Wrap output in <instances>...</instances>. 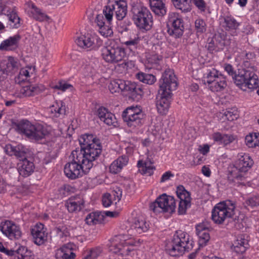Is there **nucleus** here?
<instances>
[{"label": "nucleus", "mask_w": 259, "mask_h": 259, "mask_svg": "<svg viewBox=\"0 0 259 259\" xmlns=\"http://www.w3.org/2000/svg\"><path fill=\"white\" fill-rule=\"evenodd\" d=\"M159 83V89L156 98V107L158 113L164 115L169 107L171 91L175 90L178 86L176 77L173 71L170 69H166Z\"/></svg>", "instance_id": "obj_1"}, {"label": "nucleus", "mask_w": 259, "mask_h": 259, "mask_svg": "<svg viewBox=\"0 0 259 259\" xmlns=\"http://www.w3.org/2000/svg\"><path fill=\"white\" fill-rule=\"evenodd\" d=\"M250 61H243L244 68L239 69L237 73L228 64V74L231 76L234 83L243 91H252L258 88V77L254 72L256 69Z\"/></svg>", "instance_id": "obj_2"}, {"label": "nucleus", "mask_w": 259, "mask_h": 259, "mask_svg": "<svg viewBox=\"0 0 259 259\" xmlns=\"http://www.w3.org/2000/svg\"><path fill=\"white\" fill-rule=\"evenodd\" d=\"M238 160L235 164L228 167V185H238L244 178V174L251 168L253 160L248 154L241 153L238 154Z\"/></svg>", "instance_id": "obj_3"}, {"label": "nucleus", "mask_w": 259, "mask_h": 259, "mask_svg": "<svg viewBox=\"0 0 259 259\" xmlns=\"http://www.w3.org/2000/svg\"><path fill=\"white\" fill-rule=\"evenodd\" d=\"M189 237L186 232L176 231L171 241L165 246L166 252L171 256H177L189 251L193 247L194 241L190 240Z\"/></svg>", "instance_id": "obj_4"}, {"label": "nucleus", "mask_w": 259, "mask_h": 259, "mask_svg": "<svg viewBox=\"0 0 259 259\" xmlns=\"http://www.w3.org/2000/svg\"><path fill=\"white\" fill-rule=\"evenodd\" d=\"M81 154L78 155L76 151H72L70 155L72 161L64 166V173L69 179H76L81 177L83 174L87 173L91 169L90 163H86L82 159Z\"/></svg>", "instance_id": "obj_5"}, {"label": "nucleus", "mask_w": 259, "mask_h": 259, "mask_svg": "<svg viewBox=\"0 0 259 259\" xmlns=\"http://www.w3.org/2000/svg\"><path fill=\"white\" fill-rule=\"evenodd\" d=\"M132 20L136 26L141 30H149L153 25V17L145 7L134 6L131 10Z\"/></svg>", "instance_id": "obj_6"}, {"label": "nucleus", "mask_w": 259, "mask_h": 259, "mask_svg": "<svg viewBox=\"0 0 259 259\" xmlns=\"http://www.w3.org/2000/svg\"><path fill=\"white\" fill-rule=\"evenodd\" d=\"M16 125L19 133L25 135L31 140L38 141L44 139L48 135V131L42 125H34L28 120H22Z\"/></svg>", "instance_id": "obj_7"}, {"label": "nucleus", "mask_w": 259, "mask_h": 259, "mask_svg": "<svg viewBox=\"0 0 259 259\" xmlns=\"http://www.w3.org/2000/svg\"><path fill=\"white\" fill-rule=\"evenodd\" d=\"M114 12L118 20H122L127 14V4L124 0H108L107 5L104 8L103 14L108 23L112 21Z\"/></svg>", "instance_id": "obj_8"}, {"label": "nucleus", "mask_w": 259, "mask_h": 259, "mask_svg": "<svg viewBox=\"0 0 259 259\" xmlns=\"http://www.w3.org/2000/svg\"><path fill=\"white\" fill-rule=\"evenodd\" d=\"M102 56L106 62L115 64L123 60L126 53L124 48L114 40H111L109 44L102 49Z\"/></svg>", "instance_id": "obj_9"}, {"label": "nucleus", "mask_w": 259, "mask_h": 259, "mask_svg": "<svg viewBox=\"0 0 259 259\" xmlns=\"http://www.w3.org/2000/svg\"><path fill=\"white\" fill-rule=\"evenodd\" d=\"M124 122L132 129L141 126L145 122V115L137 106L127 107L122 113Z\"/></svg>", "instance_id": "obj_10"}, {"label": "nucleus", "mask_w": 259, "mask_h": 259, "mask_svg": "<svg viewBox=\"0 0 259 259\" xmlns=\"http://www.w3.org/2000/svg\"><path fill=\"white\" fill-rule=\"evenodd\" d=\"M176 208V201L174 197L165 194L159 196L150 205V209L155 213H172Z\"/></svg>", "instance_id": "obj_11"}, {"label": "nucleus", "mask_w": 259, "mask_h": 259, "mask_svg": "<svg viewBox=\"0 0 259 259\" xmlns=\"http://www.w3.org/2000/svg\"><path fill=\"white\" fill-rule=\"evenodd\" d=\"M102 147L100 142V140L98 139L96 142L91 145V146H89L85 148V149L82 150H79V149H76L74 150L76 151L78 155L81 154L83 159V161L86 163L89 162L91 166V168L94 165H96V163L95 160L100 156L102 151Z\"/></svg>", "instance_id": "obj_12"}, {"label": "nucleus", "mask_w": 259, "mask_h": 259, "mask_svg": "<svg viewBox=\"0 0 259 259\" xmlns=\"http://www.w3.org/2000/svg\"><path fill=\"white\" fill-rule=\"evenodd\" d=\"M167 26L168 27L167 31L169 35L175 38H179L183 35L184 30V21L182 18L179 17L178 13H169L168 23Z\"/></svg>", "instance_id": "obj_13"}, {"label": "nucleus", "mask_w": 259, "mask_h": 259, "mask_svg": "<svg viewBox=\"0 0 259 259\" xmlns=\"http://www.w3.org/2000/svg\"><path fill=\"white\" fill-rule=\"evenodd\" d=\"M75 42L79 47L90 50H96L102 44V41L98 36L90 33L77 37Z\"/></svg>", "instance_id": "obj_14"}, {"label": "nucleus", "mask_w": 259, "mask_h": 259, "mask_svg": "<svg viewBox=\"0 0 259 259\" xmlns=\"http://www.w3.org/2000/svg\"><path fill=\"white\" fill-rule=\"evenodd\" d=\"M176 193L180 201L178 207V213L184 214L187 209L191 207V194L187 191L183 185H179L177 188Z\"/></svg>", "instance_id": "obj_15"}, {"label": "nucleus", "mask_w": 259, "mask_h": 259, "mask_svg": "<svg viewBox=\"0 0 259 259\" xmlns=\"http://www.w3.org/2000/svg\"><path fill=\"white\" fill-rule=\"evenodd\" d=\"M0 230L11 239H18L22 235L19 227L10 221L2 222Z\"/></svg>", "instance_id": "obj_16"}, {"label": "nucleus", "mask_w": 259, "mask_h": 259, "mask_svg": "<svg viewBox=\"0 0 259 259\" xmlns=\"http://www.w3.org/2000/svg\"><path fill=\"white\" fill-rule=\"evenodd\" d=\"M31 234L34 243L37 245H44L48 242V234L47 232V229L41 223H37L31 228Z\"/></svg>", "instance_id": "obj_17"}, {"label": "nucleus", "mask_w": 259, "mask_h": 259, "mask_svg": "<svg viewBox=\"0 0 259 259\" xmlns=\"http://www.w3.org/2000/svg\"><path fill=\"white\" fill-rule=\"evenodd\" d=\"M143 86L135 82L126 81V87L124 92L128 93L129 97L135 101L140 100L144 95Z\"/></svg>", "instance_id": "obj_18"}, {"label": "nucleus", "mask_w": 259, "mask_h": 259, "mask_svg": "<svg viewBox=\"0 0 259 259\" xmlns=\"http://www.w3.org/2000/svg\"><path fill=\"white\" fill-rule=\"evenodd\" d=\"M227 217V203L223 201L215 205L211 212V219L217 224H222Z\"/></svg>", "instance_id": "obj_19"}, {"label": "nucleus", "mask_w": 259, "mask_h": 259, "mask_svg": "<svg viewBox=\"0 0 259 259\" xmlns=\"http://www.w3.org/2000/svg\"><path fill=\"white\" fill-rule=\"evenodd\" d=\"M129 243L125 240L120 241L118 237L115 236L110 240V243L108 244L109 250L110 252L121 255H124L127 251H129L128 245Z\"/></svg>", "instance_id": "obj_20"}, {"label": "nucleus", "mask_w": 259, "mask_h": 259, "mask_svg": "<svg viewBox=\"0 0 259 259\" xmlns=\"http://www.w3.org/2000/svg\"><path fill=\"white\" fill-rule=\"evenodd\" d=\"M228 225L235 227L237 229L240 228L239 224V215L240 211L237 208L236 203L233 201L228 199Z\"/></svg>", "instance_id": "obj_21"}, {"label": "nucleus", "mask_w": 259, "mask_h": 259, "mask_svg": "<svg viewBox=\"0 0 259 259\" xmlns=\"http://www.w3.org/2000/svg\"><path fill=\"white\" fill-rule=\"evenodd\" d=\"M5 151L7 155L15 156L19 161L27 158L28 150L22 145L13 146L7 144L5 146Z\"/></svg>", "instance_id": "obj_22"}, {"label": "nucleus", "mask_w": 259, "mask_h": 259, "mask_svg": "<svg viewBox=\"0 0 259 259\" xmlns=\"http://www.w3.org/2000/svg\"><path fill=\"white\" fill-rule=\"evenodd\" d=\"M247 238V235L244 234L235 237V239L231 246V250L238 254L245 252L249 247L248 240Z\"/></svg>", "instance_id": "obj_23"}, {"label": "nucleus", "mask_w": 259, "mask_h": 259, "mask_svg": "<svg viewBox=\"0 0 259 259\" xmlns=\"http://www.w3.org/2000/svg\"><path fill=\"white\" fill-rule=\"evenodd\" d=\"M105 22L103 16L102 14L97 15L96 18L95 22L99 27V32L105 37L111 36L113 35V30L112 29V21L108 23V20Z\"/></svg>", "instance_id": "obj_24"}, {"label": "nucleus", "mask_w": 259, "mask_h": 259, "mask_svg": "<svg viewBox=\"0 0 259 259\" xmlns=\"http://www.w3.org/2000/svg\"><path fill=\"white\" fill-rule=\"evenodd\" d=\"M97 113L100 120L105 124L108 125L116 126L117 121L115 115L108 111L107 108L101 107L98 109Z\"/></svg>", "instance_id": "obj_25"}, {"label": "nucleus", "mask_w": 259, "mask_h": 259, "mask_svg": "<svg viewBox=\"0 0 259 259\" xmlns=\"http://www.w3.org/2000/svg\"><path fill=\"white\" fill-rule=\"evenodd\" d=\"M34 165L27 158L21 160L17 164V169L19 174L23 177L29 176L34 171Z\"/></svg>", "instance_id": "obj_26"}, {"label": "nucleus", "mask_w": 259, "mask_h": 259, "mask_svg": "<svg viewBox=\"0 0 259 259\" xmlns=\"http://www.w3.org/2000/svg\"><path fill=\"white\" fill-rule=\"evenodd\" d=\"M84 200L78 196L71 197L65 203V206L69 212L80 211L84 206Z\"/></svg>", "instance_id": "obj_27"}, {"label": "nucleus", "mask_w": 259, "mask_h": 259, "mask_svg": "<svg viewBox=\"0 0 259 259\" xmlns=\"http://www.w3.org/2000/svg\"><path fill=\"white\" fill-rule=\"evenodd\" d=\"M21 39L19 34H16L9 37L4 40L0 45V50L1 51H14L16 50Z\"/></svg>", "instance_id": "obj_28"}, {"label": "nucleus", "mask_w": 259, "mask_h": 259, "mask_svg": "<svg viewBox=\"0 0 259 259\" xmlns=\"http://www.w3.org/2000/svg\"><path fill=\"white\" fill-rule=\"evenodd\" d=\"M165 0H150V6L155 15L162 17L167 12L165 7Z\"/></svg>", "instance_id": "obj_29"}, {"label": "nucleus", "mask_w": 259, "mask_h": 259, "mask_svg": "<svg viewBox=\"0 0 259 259\" xmlns=\"http://www.w3.org/2000/svg\"><path fill=\"white\" fill-rule=\"evenodd\" d=\"M45 90V87L42 84L27 85L21 89L20 93L25 97H30L37 95Z\"/></svg>", "instance_id": "obj_30"}, {"label": "nucleus", "mask_w": 259, "mask_h": 259, "mask_svg": "<svg viewBox=\"0 0 259 259\" xmlns=\"http://www.w3.org/2000/svg\"><path fill=\"white\" fill-rule=\"evenodd\" d=\"M220 32L218 36L219 41L217 47L219 49H223L226 45V38L227 36V18L223 17L220 19Z\"/></svg>", "instance_id": "obj_31"}, {"label": "nucleus", "mask_w": 259, "mask_h": 259, "mask_svg": "<svg viewBox=\"0 0 259 259\" xmlns=\"http://www.w3.org/2000/svg\"><path fill=\"white\" fill-rule=\"evenodd\" d=\"M128 161V158L126 155L120 156L111 163L109 167L110 171L112 174H117L127 164Z\"/></svg>", "instance_id": "obj_32"}, {"label": "nucleus", "mask_w": 259, "mask_h": 259, "mask_svg": "<svg viewBox=\"0 0 259 259\" xmlns=\"http://www.w3.org/2000/svg\"><path fill=\"white\" fill-rule=\"evenodd\" d=\"M104 216L101 212H92L85 217V222L88 225H95L103 223Z\"/></svg>", "instance_id": "obj_33"}, {"label": "nucleus", "mask_w": 259, "mask_h": 259, "mask_svg": "<svg viewBox=\"0 0 259 259\" xmlns=\"http://www.w3.org/2000/svg\"><path fill=\"white\" fill-rule=\"evenodd\" d=\"M98 139L92 134H85L81 135L78 139L80 146V149L79 150L82 151L89 146H91V145L96 142Z\"/></svg>", "instance_id": "obj_34"}, {"label": "nucleus", "mask_w": 259, "mask_h": 259, "mask_svg": "<svg viewBox=\"0 0 259 259\" xmlns=\"http://www.w3.org/2000/svg\"><path fill=\"white\" fill-rule=\"evenodd\" d=\"M126 87V81L122 79H114L110 81L108 89L111 93L124 92Z\"/></svg>", "instance_id": "obj_35"}, {"label": "nucleus", "mask_w": 259, "mask_h": 259, "mask_svg": "<svg viewBox=\"0 0 259 259\" xmlns=\"http://www.w3.org/2000/svg\"><path fill=\"white\" fill-rule=\"evenodd\" d=\"M34 256L31 250L26 246H19L16 249V256L15 259H34Z\"/></svg>", "instance_id": "obj_36"}, {"label": "nucleus", "mask_w": 259, "mask_h": 259, "mask_svg": "<svg viewBox=\"0 0 259 259\" xmlns=\"http://www.w3.org/2000/svg\"><path fill=\"white\" fill-rule=\"evenodd\" d=\"M227 87L226 77L222 75L217 76L214 83L210 86L212 92H220L224 90Z\"/></svg>", "instance_id": "obj_37"}, {"label": "nucleus", "mask_w": 259, "mask_h": 259, "mask_svg": "<svg viewBox=\"0 0 259 259\" xmlns=\"http://www.w3.org/2000/svg\"><path fill=\"white\" fill-rule=\"evenodd\" d=\"M132 226L139 234L147 232L149 228V225L146 221L139 218L135 219Z\"/></svg>", "instance_id": "obj_38"}, {"label": "nucleus", "mask_w": 259, "mask_h": 259, "mask_svg": "<svg viewBox=\"0 0 259 259\" xmlns=\"http://www.w3.org/2000/svg\"><path fill=\"white\" fill-rule=\"evenodd\" d=\"M75 256L74 253L65 247L58 249L55 254L56 259H74Z\"/></svg>", "instance_id": "obj_39"}, {"label": "nucleus", "mask_w": 259, "mask_h": 259, "mask_svg": "<svg viewBox=\"0 0 259 259\" xmlns=\"http://www.w3.org/2000/svg\"><path fill=\"white\" fill-rule=\"evenodd\" d=\"M192 0H171L174 6L182 12H190L191 10V3Z\"/></svg>", "instance_id": "obj_40"}, {"label": "nucleus", "mask_w": 259, "mask_h": 259, "mask_svg": "<svg viewBox=\"0 0 259 259\" xmlns=\"http://www.w3.org/2000/svg\"><path fill=\"white\" fill-rule=\"evenodd\" d=\"M19 69V63L14 58L12 57H10L8 61L6 64V67L4 69L9 74H14L15 72H17Z\"/></svg>", "instance_id": "obj_41"}, {"label": "nucleus", "mask_w": 259, "mask_h": 259, "mask_svg": "<svg viewBox=\"0 0 259 259\" xmlns=\"http://www.w3.org/2000/svg\"><path fill=\"white\" fill-rule=\"evenodd\" d=\"M246 145L249 148L255 147L259 145V133H253L247 135L245 139Z\"/></svg>", "instance_id": "obj_42"}, {"label": "nucleus", "mask_w": 259, "mask_h": 259, "mask_svg": "<svg viewBox=\"0 0 259 259\" xmlns=\"http://www.w3.org/2000/svg\"><path fill=\"white\" fill-rule=\"evenodd\" d=\"M137 78L143 83L152 84L156 80L154 75L151 74H147L143 72H139L136 74Z\"/></svg>", "instance_id": "obj_43"}, {"label": "nucleus", "mask_w": 259, "mask_h": 259, "mask_svg": "<svg viewBox=\"0 0 259 259\" xmlns=\"http://www.w3.org/2000/svg\"><path fill=\"white\" fill-rule=\"evenodd\" d=\"M7 16L9 21L13 24H11L13 28H18L21 26L20 18L17 13L14 10L7 11Z\"/></svg>", "instance_id": "obj_44"}, {"label": "nucleus", "mask_w": 259, "mask_h": 259, "mask_svg": "<svg viewBox=\"0 0 259 259\" xmlns=\"http://www.w3.org/2000/svg\"><path fill=\"white\" fill-rule=\"evenodd\" d=\"M240 24L233 17L228 16V34L229 33L232 36L236 35V30L238 29Z\"/></svg>", "instance_id": "obj_45"}, {"label": "nucleus", "mask_w": 259, "mask_h": 259, "mask_svg": "<svg viewBox=\"0 0 259 259\" xmlns=\"http://www.w3.org/2000/svg\"><path fill=\"white\" fill-rule=\"evenodd\" d=\"M195 28L197 33L202 34L206 31V25L202 19H198L195 22Z\"/></svg>", "instance_id": "obj_46"}, {"label": "nucleus", "mask_w": 259, "mask_h": 259, "mask_svg": "<svg viewBox=\"0 0 259 259\" xmlns=\"http://www.w3.org/2000/svg\"><path fill=\"white\" fill-rule=\"evenodd\" d=\"M245 206H250L251 208L259 206V195H254L249 197L244 203Z\"/></svg>", "instance_id": "obj_47"}, {"label": "nucleus", "mask_w": 259, "mask_h": 259, "mask_svg": "<svg viewBox=\"0 0 259 259\" xmlns=\"http://www.w3.org/2000/svg\"><path fill=\"white\" fill-rule=\"evenodd\" d=\"M137 165L140 169V170L143 171V174H148L149 176L151 175L153 172V167L151 166H147L146 162H143L142 160H139L138 162Z\"/></svg>", "instance_id": "obj_48"}, {"label": "nucleus", "mask_w": 259, "mask_h": 259, "mask_svg": "<svg viewBox=\"0 0 259 259\" xmlns=\"http://www.w3.org/2000/svg\"><path fill=\"white\" fill-rule=\"evenodd\" d=\"M57 235L60 238H63L69 235V232L65 226H59L56 227L54 229Z\"/></svg>", "instance_id": "obj_49"}, {"label": "nucleus", "mask_w": 259, "mask_h": 259, "mask_svg": "<svg viewBox=\"0 0 259 259\" xmlns=\"http://www.w3.org/2000/svg\"><path fill=\"white\" fill-rule=\"evenodd\" d=\"M140 38L137 36L134 39H130L123 42V44L126 46L131 51H134L137 49V45L139 43Z\"/></svg>", "instance_id": "obj_50"}, {"label": "nucleus", "mask_w": 259, "mask_h": 259, "mask_svg": "<svg viewBox=\"0 0 259 259\" xmlns=\"http://www.w3.org/2000/svg\"><path fill=\"white\" fill-rule=\"evenodd\" d=\"M199 238V243L201 246H204L209 240L210 236L208 232V230L200 232L197 234Z\"/></svg>", "instance_id": "obj_51"}, {"label": "nucleus", "mask_w": 259, "mask_h": 259, "mask_svg": "<svg viewBox=\"0 0 259 259\" xmlns=\"http://www.w3.org/2000/svg\"><path fill=\"white\" fill-rule=\"evenodd\" d=\"M29 75V71L26 69H22L20 70L18 76L15 77V81L18 83H20L21 82L26 80Z\"/></svg>", "instance_id": "obj_52"}, {"label": "nucleus", "mask_w": 259, "mask_h": 259, "mask_svg": "<svg viewBox=\"0 0 259 259\" xmlns=\"http://www.w3.org/2000/svg\"><path fill=\"white\" fill-rule=\"evenodd\" d=\"M238 117V111L236 107L228 108V121H233Z\"/></svg>", "instance_id": "obj_53"}, {"label": "nucleus", "mask_w": 259, "mask_h": 259, "mask_svg": "<svg viewBox=\"0 0 259 259\" xmlns=\"http://www.w3.org/2000/svg\"><path fill=\"white\" fill-rule=\"evenodd\" d=\"M218 75H216L215 71L213 70V71H210L207 74V76L206 77H204V79L203 81L204 83H208V84H212L214 83V82L215 81V78Z\"/></svg>", "instance_id": "obj_54"}, {"label": "nucleus", "mask_w": 259, "mask_h": 259, "mask_svg": "<svg viewBox=\"0 0 259 259\" xmlns=\"http://www.w3.org/2000/svg\"><path fill=\"white\" fill-rule=\"evenodd\" d=\"M226 135H223L219 132H216L212 134V137L213 140L218 143L219 144H224L225 146L227 144L225 143Z\"/></svg>", "instance_id": "obj_55"}, {"label": "nucleus", "mask_w": 259, "mask_h": 259, "mask_svg": "<svg viewBox=\"0 0 259 259\" xmlns=\"http://www.w3.org/2000/svg\"><path fill=\"white\" fill-rule=\"evenodd\" d=\"M56 104L57 105L56 107H55V105L53 106V107H55L54 111L59 114H65L66 110L64 103L62 101H57Z\"/></svg>", "instance_id": "obj_56"}, {"label": "nucleus", "mask_w": 259, "mask_h": 259, "mask_svg": "<svg viewBox=\"0 0 259 259\" xmlns=\"http://www.w3.org/2000/svg\"><path fill=\"white\" fill-rule=\"evenodd\" d=\"M32 16L34 19L39 21H44L48 19V17L47 15L43 13L39 9L38 11H36L35 13H33Z\"/></svg>", "instance_id": "obj_57"}, {"label": "nucleus", "mask_w": 259, "mask_h": 259, "mask_svg": "<svg viewBox=\"0 0 259 259\" xmlns=\"http://www.w3.org/2000/svg\"><path fill=\"white\" fill-rule=\"evenodd\" d=\"M71 87H72V86L71 84L65 83L63 80H60L58 82V84L54 86L53 88L64 92L67 89Z\"/></svg>", "instance_id": "obj_58"}, {"label": "nucleus", "mask_w": 259, "mask_h": 259, "mask_svg": "<svg viewBox=\"0 0 259 259\" xmlns=\"http://www.w3.org/2000/svg\"><path fill=\"white\" fill-rule=\"evenodd\" d=\"M240 57L243 61H251L255 58V54L252 52H247L246 51H243L240 54Z\"/></svg>", "instance_id": "obj_59"}, {"label": "nucleus", "mask_w": 259, "mask_h": 259, "mask_svg": "<svg viewBox=\"0 0 259 259\" xmlns=\"http://www.w3.org/2000/svg\"><path fill=\"white\" fill-rule=\"evenodd\" d=\"M196 7L201 12H204L206 10V4L204 0H193Z\"/></svg>", "instance_id": "obj_60"}, {"label": "nucleus", "mask_w": 259, "mask_h": 259, "mask_svg": "<svg viewBox=\"0 0 259 259\" xmlns=\"http://www.w3.org/2000/svg\"><path fill=\"white\" fill-rule=\"evenodd\" d=\"M112 203L111 200V195L109 193L105 194L102 198V204L104 207H107Z\"/></svg>", "instance_id": "obj_61"}, {"label": "nucleus", "mask_w": 259, "mask_h": 259, "mask_svg": "<svg viewBox=\"0 0 259 259\" xmlns=\"http://www.w3.org/2000/svg\"><path fill=\"white\" fill-rule=\"evenodd\" d=\"M209 227L207 224L205 223H202L197 225L196 226V234H199L200 232H203L208 230Z\"/></svg>", "instance_id": "obj_62"}, {"label": "nucleus", "mask_w": 259, "mask_h": 259, "mask_svg": "<svg viewBox=\"0 0 259 259\" xmlns=\"http://www.w3.org/2000/svg\"><path fill=\"white\" fill-rule=\"evenodd\" d=\"M162 59V56L157 54H153L148 59V61L153 64H158Z\"/></svg>", "instance_id": "obj_63"}, {"label": "nucleus", "mask_w": 259, "mask_h": 259, "mask_svg": "<svg viewBox=\"0 0 259 259\" xmlns=\"http://www.w3.org/2000/svg\"><path fill=\"white\" fill-rule=\"evenodd\" d=\"M102 252L100 247H96L91 250L90 254L93 259H96Z\"/></svg>", "instance_id": "obj_64"}]
</instances>
